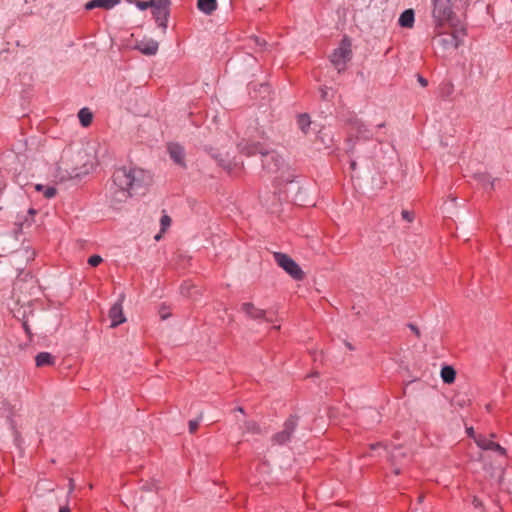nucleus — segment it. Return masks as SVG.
I'll list each match as a JSON object with an SVG mask.
<instances>
[{
	"mask_svg": "<svg viewBox=\"0 0 512 512\" xmlns=\"http://www.w3.org/2000/svg\"><path fill=\"white\" fill-rule=\"evenodd\" d=\"M112 181L113 200L123 202L149 186L152 179L150 174L141 168L124 166L114 171Z\"/></svg>",
	"mask_w": 512,
	"mask_h": 512,
	"instance_id": "f257e3e1",
	"label": "nucleus"
},
{
	"mask_svg": "<svg viewBox=\"0 0 512 512\" xmlns=\"http://www.w3.org/2000/svg\"><path fill=\"white\" fill-rule=\"evenodd\" d=\"M346 125L349 128V137L347 138L348 149L347 153L353 154L355 149V142L353 141V137L362 138L365 140H369L373 137L372 132L367 128V126L356 116H351L346 120Z\"/></svg>",
	"mask_w": 512,
	"mask_h": 512,
	"instance_id": "f03ea898",
	"label": "nucleus"
},
{
	"mask_svg": "<svg viewBox=\"0 0 512 512\" xmlns=\"http://www.w3.org/2000/svg\"><path fill=\"white\" fill-rule=\"evenodd\" d=\"M351 57V41L345 37L342 39L340 46L331 54L330 61L338 72H341L345 69L346 63L351 60Z\"/></svg>",
	"mask_w": 512,
	"mask_h": 512,
	"instance_id": "7ed1b4c3",
	"label": "nucleus"
},
{
	"mask_svg": "<svg viewBox=\"0 0 512 512\" xmlns=\"http://www.w3.org/2000/svg\"><path fill=\"white\" fill-rule=\"evenodd\" d=\"M273 257L276 263L281 268H283L293 279L298 281L304 279V272L290 256L284 253L275 252Z\"/></svg>",
	"mask_w": 512,
	"mask_h": 512,
	"instance_id": "20e7f679",
	"label": "nucleus"
},
{
	"mask_svg": "<svg viewBox=\"0 0 512 512\" xmlns=\"http://www.w3.org/2000/svg\"><path fill=\"white\" fill-rule=\"evenodd\" d=\"M433 18L436 28L449 22L453 16L451 0H434L433 1Z\"/></svg>",
	"mask_w": 512,
	"mask_h": 512,
	"instance_id": "39448f33",
	"label": "nucleus"
},
{
	"mask_svg": "<svg viewBox=\"0 0 512 512\" xmlns=\"http://www.w3.org/2000/svg\"><path fill=\"white\" fill-rule=\"evenodd\" d=\"M465 35L464 30H456L452 33H442L438 32L437 35L433 38L436 45L442 47L443 50H455L461 44V40L459 39V34Z\"/></svg>",
	"mask_w": 512,
	"mask_h": 512,
	"instance_id": "423d86ee",
	"label": "nucleus"
},
{
	"mask_svg": "<svg viewBox=\"0 0 512 512\" xmlns=\"http://www.w3.org/2000/svg\"><path fill=\"white\" fill-rule=\"evenodd\" d=\"M262 167L270 174L277 173L284 165L283 158L275 151L264 149L261 152Z\"/></svg>",
	"mask_w": 512,
	"mask_h": 512,
	"instance_id": "0eeeda50",
	"label": "nucleus"
},
{
	"mask_svg": "<svg viewBox=\"0 0 512 512\" xmlns=\"http://www.w3.org/2000/svg\"><path fill=\"white\" fill-rule=\"evenodd\" d=\"M297 416H290L284 423V429L272 437L274 444L283 445L290 441L293 432L297 427Z\"/></svg>",
	"mask_w": 512,
	"mask_h": 512,
	"instance_id": "6e6552de",
	"label": "nucleus"
},
{
	"mask_svg": "<svg viewBox=\"0 0 512 512\" xmlns=\"http://www.w3.org/2000/svg\"><path fill=\"white\" fill-rule=\"evenodd\" d=\"M210 156L229 174H232L234 169L239 167V164L230 159L228 154H223L217 149L210 148Z\"/></svg>",
	"mask_w": 512,
	"mask_h": 512,
	"instance_id": "1a4fd4ad",
	"label": "nucleus"
},
{
	"mask_svg": "<svg viewBox=\"0 0 512 512\" xmlns=\"http://www.w3.org/2000/svg\"><path fill=\"white\" fill-rule=\"evenodd\" d=\"M237 148L241 154H244L249 157L254 156L256 154L261 155V152H263L265 146L260 142H254L243 138L241 141L238 142Z\"/></svg>",
	"mask_w": 512,
	"mask_h": 512,
	"instance_id": "9d476101",
	"label": "nucleus"
},
{
	"mask_svg": "<svg viewBox=\"0 0 512 512\" xmlns=\"http://www.w3.org/2000/svg\"><path fill=\"white\" fill-rule=\"evenodd\" d=\"M242 311L246 314L247 317L260 320L263 319L267 322H271L272 319L267 317V312L263 309L257 308L253 303L247 302L243 303L241 306Z\"/></svg>",
	"mask_w": 512,
	"mask_h": 512,
	"instance_id": "9b49d317",
	"label": "nucleus"
},
{
	"mask_svg": "<svg viewBox=\"0 0 512 512\" xmlns=\"http://www.w3.org/2000/svg\"><path fill=\"white\" fill-rule=\"evenodd\" d=\"M475 443L477 446L483 450H492L500 455H505L506 450L498 443L488 439L486 436L479 434L477 437H475Z\"/></svg>",
	"mask_w": 512,
	"mask_h": 512,
	"instance_id": "f8f14e48",
	"label": "nucleus"
},
{
	"mask_svg": "<svg viewBox=\"0 0 512 512\" xmlns=\"http://www.w3.org/2000/svg\"><path fill=\"white\" fill-rule=\"evenodd\" d=\"M122 300L115 303L109 310V318L111 320L110 327L114 328L125 322L126 318L123 314Z\"/></svg>",
	"mask_w": 512,
	"mask_h": 512,
	"instance_id": "ddd939ff",
	"label": "nucleus"
},
{
	"mask_svg": "<svg viewBox=\"0 0 512 512\" xmlns=\"http://www.w3.org/2000/svg\"><path fill=\"white\" fill-rule=\"evenodd\" d=\"M167 149H168L171 159L176 164H178L180 166H185V162H184L185 153H184V149L182 146H180L177 143H170V144H168Z\"/></svg>",
	"mask_w": 512,
	"mask_h": 512,
	"instance_id": "4468645a",
	"label": "nucleus"
},
{
	"mask_svg": "<svg viewBox=\"0 0 512 512\" xmlns=\"http://www.w3.org/2000/svg\"><path fill=\"white\" fill-rule=\"evenodd\" d=\"M120 2L121 0H90L85 4V9L93 10L95 8H100L104 10H110Z\"/></svg>",
	"mask_w": 512,
	"mask_h": 512,
	"instance_id": "2eb2a0df",
	"label": "nucleus"
},
{
	"mask_svg": "<svg viewBox=\"0 0 512 512\" xmlns=\"http://www.w3.org/2000/svg\"><path fill=\"white\" fill-rule=\"evenodd\" d=\"M153 17L163 30L167 28L169 7H156L152 10Z\"/></svg>",
	"mask_w": 512,
	"mask_h": 512,
	"instance_id": "dca6fc26",
	"label": "nucleus"
},
{
	"mask_svg": "<svg viewBox=\"0 0 512 512\" xmlns=\"http://www.w3.org/2000/svg\"><path fill=\"white\" fill-rule=\"evenodd\" d=\"M158 42L155 40H142L136 44V49L145 55H155L158 51Z\"/></svg>",
	"mask_w": 512,
	"mask_h": 512,
	"instance_id": "f3484780",
	"label": "nucleus"
},
{
	"mask_svg": "<svg viewBox=\"0 0 512 512\" xmlns=\"http://www.w3.org/2000/svg\"><path fill=\"white\" fill-rule=\"evenodd\" d=\"M37 367L52 366L55 363V357L49 352H40L35 357Z\"/></svg>",
	"mask_w": 512,
	"mask_h": 512,
	"instance_id": "a211bd4d",
	"label": "nucleus"
},
{
	"mask_svg": "<svg viewBox=\"0 0 512 512\" xmlns=\"http://www.w3.org/2000/svg\"><path fill=\"white\" fill-rule=\"evenodd\" d=\"M414 10L413 9H407L404 12L401 13L398 23L403 28H412L414 25Z\"/></svg>",
	"mask_w": 512,
	"mask_h": 512,
	"instance_id": "6ab92c4d",
	"label": "nucleus"
},
{
	"mask_svg": "<svg viewBox=\"0 0 512 512\" xmlns=\"http://www.w3.org/2000/svg\"><path fill=\"white\" fill-rule=\"evenodd\" d=\"M197 7L207 15H211L217 9L216 0H198Z\"/></svg>",
	"mask_w": 512,
	"mask_h": 512,
	"instance_id": "aec40b11",
	"label": "nucleus"
},
{
	"mask_svg": "<svg viewBox=\"0 0 512 512\" xmlns=\"http://www.w3.org/2000/svg\"><path fill=\"white\" fill-rule=\"evenodd\" d=\"M78 118L83 127H88L91 125L93 120V113L90 111L89 108H82L78 112Z\"/></svg>",
	"mask_w": 512,
	"mask_h": 512,
	"instance_id": "412c9836",
	"label": "nucleus"
},
{
	"mask_svg": "<svg viewBox=\"0 0 512 512\" xmlns=\"http://www.w3.org/2000/svg\"><path fill=\"white\" fill-rule=\"evenodd\" d=\"M456 377V371L452 366H444L441 369V378L444 383L451 384Z\"/></svg>",
	"mask_w": 512,
	"mask_h": 512,
	"instance_id": "4be33fe9",
	"label": "nucleus"
},
{
	"mask_svg": "<svg viewBox=\"0 0 512 512\" xmlns=\"http://www.w3.org/2000/svg\"><path fill=\"white\" fill-rule=\"evenodd\" d=\"M311 124L310 117L308 114H300L297 118V125L303 133H307V130Z\"/></svg>",
	"mask_w": 512,
	"mask_h": 512,
	"instance_id": "5701e85b",
	"label": "nucleus"
},
{
	"mask_svg": "<svg viewBox=\"0 0 512 512\" xmlns=\"http://www.w3.org/2000/svg\"><path fill=\"white\" fill-rule=\"evenodd\" d=\"M244 433L260 434L261 428L259 424L253 420H248L244 423Z\"/></svg>",
	"mask_w": 512,
	"mask_h": 512,
	"instance_id": "b1692460",
	"label": "nucleus"
},
{
	"mask_svg": "<svg viewBox=\"0 0 512 512\" xmlns=\"http://www.w3.org/2000/svg\"><path fill=\"white\" fill-rule=\"evenodd\" d=\"M37 191L43 192L44 196L48 199L53 198L56 195V189L51 186H44L41 184L35 185Z\"/></svg>",
	"mask_w": 512,
	"mask_h": 512,
	"instance_id": "393cba45",
	"label": "nucleus"
},
{
	"mask_svg": "<svg viewBox=\"0 0 512 512\" xmlns=\"http://www.w3.org/2000/svg\"><path fill=\"white\" fill-rule=\"evenodd\" d=\"M89 172V169L87 167V165H83L81 168H75L73 169L70 173H69V177L67 178L66 177V180H72V179H75V178H79L83 175H87Z\"/></svg>",
	"mask_w": 512,
	"mask_h": 512,
	"instance_id": "a878e982",
	"label": "nucleus"
},
{
	"mask_svg": "<svg viewBox=\"0 0 512 512\" xmlns=\"http://www.w3.org/2000/svg\"><path fill=\"white\" fill-rule=\"evenodd\" d=\"M195 287L192 285V284H189V283H184L182 286H181V294L186 296V297H192L193 294H192V290L194 289Z\"/></svg>",
	"mask_w": 512,
	"mask_h": 512,
	"instance_id": "bb28decb",
	"label": "nucleus"
},
{
	"mask_svg": "<svg viewBox=\"0 0 512 512\" xmlns=\"http://www.w3.org/2000/svg\"><path fill=\"white\" fill-rule=\"evenodd\" d=\"M171 218L168 215H163L160 219L161 232H165L171 225Z\"/></svg>",
	"mask_w": 512,
	"mask_h": 512,
	"instance_id": "cd10ccee",
	"label": "nucleus"
},
{
	"mask_svg": "<svg viewBox=\"0 0 512 512\" xmlns=\"http://www.w3.org/2000/svg\"><path fill=\"white\" fill-rule=\"evenodd\" d=\"M102 261L103 259L99 255H92L88 258V264L92 267H97Z\"/></svg>",
	"mask_w": 512,
	"mask_h": 512,
	"instance_id": "c85d7f7f",
	"label": "nucleus"
},
{
	"mask_svg": "<svg viewBox=\"0 0 512 512\" xmlns=\"http://www.w3.org/2000/svg\"><path fill=\"white\" fill-rule=\"evenodd\" d=\"M201 417H202V415H200L198 419L189 421V432L190 433L194 434L197 431Z\"/></svg>",
	"mask_w": 512,
	"mask_h": 512,
	"instance_id": "c756f323",
	"label": "nucleus"
},
{
	"mask_svg": "<svg viewBox=\"0 0 512 512\" xmlns=\"http://www.w3.org/2000/svg\"><path fill=\"white\" fill-rule=\"evenodd\" d=\"M136 6L140 9V10H146L148 8H152L153 9V3L152 1H137L136 2Z\"/></svg>",
	"mask_w": 512,
	"mask_h": 512,
	"instance_id": "7c9ffc66",
	"label": "nucleus"
},
{
	"mask_svg": "<svg viewBox=\"0 0 512 512\" xmlns=\"http://www.w3.org/2000/svg\"><path fill=\"white\" fill-rule=\"evenodd\" d=\"M153 3V8L156 7H169L170 0H151Z\"/></svg>",
	"mask_w": 512,
	"mask_h": 512,
	"instance_id": "2f4dec72",
	"label": "nucleus"
},
{
	"mask_svg": "<svg viewBox=\"0 0 512 512\" xmlns=\"http://www.w3.org/2000/svg\"><path fill=\"white\" fill-rule=\"evenodd\" d=\"M401 215H402V218H403L404 220H406L407 222H412V221H413V219H414V214H413V212L408 211V210H403V211H402V213H401Z\"/></svg>",
	"mask_w": 512,
	"mask_h": 512,
	"instance_id": "473e14b6",
	"label": "nucleus"
},
{
	"mask_svg": "<svg viewBox=\"0 0 512 512\" xmlns=\"http://www.w3.org/2000/svg\"><path fill=\"white\" fill-rule=\"evenodd\" d=\"M320 97L324 101L330 100L329 91L327 87H321L320 88Z\"/></svg>",
	"mask_w": 512,
	"mask_h": 512,
	"instance_id": "72a5a7b5",
	"label": "nucleus"
},
{
	"mask_svg": "<svg viewBox=\"0 0 512 512\" xmlns=\"http://www.w3.org/2000/svg\"><path fill=\"white\" fill-rule=\"evenodd\" d=\"M418 82L421 84V86L426 87L428 85L427 79H425L420 74L417 75Z\"/></svg>",
	"mask_w": 512,
	"mask_h": 512,
	"instance_id": "f704fd0d",
	"label": "nucleus"
},
{
	"mask_svg": "<svg viewBox=\"0 0 512 512\" xmlns=\"http://www.w3.org/2000/svg\"><path fill=\"white\" fill-rule=\"evenodd\" d=\"M399 455H403V453H401V452L399 451V449H397V453H394V452H393V453L391 454L390 460H391L392 465H395V460H396V458H397Z\"/></svg>",
	"mask_w": 512,
	"mask_h": 512,
	"instance_id": "c9c22d12",
	"label": "nucleus"
},
{
	"mask_svg": "<svg viewBox=\"0 0 512 512\" xmlns=\"http://www.w3.org/2000/svg\"><path fill=\"white\" fill-rule=\"evenodd\" d=\"M408 327L415 333L417 337H420V331L416 325L409 324Z\"/></svg>",
	"mask_w": 512,
	"mask_h": 512,
	"instance_id": "e433bc0d",
	"label": "nucleus"
},
{
	"mask_svg": "<svg viewBox=\"0 0 512 512\" xmlns=\"http://www.w3.org/2000/svg\"><path fill=\"white\" fill-rule=\"evenodd\" d=\"M466 432H467L468 436L473 438L474 440H475V437L478 436V435H476V433H475V431H474V429L472 427L467 428Z\"/></svg>",
	"mask_w": 512,
	"mask_h": 512,
	"instance_id": "4c0bfd02",
	"label": "nucleus"
},
{
	"mask_svg": "<svg viewBox=\"0 0 512 512\" xmlns=\"http://www.w3.org/2000/svg\"><path fill=\"white\" fill-rule=\"evenodd\" d=\"M260 88H261V90H263V92L269 93V86H268V84H261Z\"/></svg>",
	"mask_w": 512,
	"mask_h": 512,
	"instance_id": "58836bf2",
	"label": "nucleus"
},
{
	"mask_svg": "<svg viewBox=\"0 0 512 512\" xmlns=\"http://www.w3.org/2000/svg\"><path fill=\"white\" fill-rule=\"evenodd\" d=\"M473 505H474L475 507H480V506H481V501H480L478 498L474 497V499H473Z\"/></svg>",
	"mask_w": 512,
	"mask_h": 512,
	"instance_id": "ea45409f",
	"label": "nucleus"
},
{
	"mask_svg": "<svg viewBox=\"0 0 512 512\" xmlns=\"http://www.w3.org/2000/svg\"><path fill=\"white\" fill-rule=\"evenodd\" d=\"M68 481H69V487H70V490H73V489H74V487H75V485H74V479L69 478V479H68Z\"/></svg>",
	"mask_w": 512,
	"mask_h": 512,
	"instance_id": "a19ab883",
	"label": "nucleus"
},
{
	"mask_svg": "<svg viewBox=\"0 0 512 512\" xmlns=\"http://www.w3.org/2000/svg\"><path fill=\"white\" fill-rule=\"evenodd\" d=\"M160 316H161L162 319H166L169 316V314L166 313V311L161 310L160 311Z\"/></svg>",
	"mask_w": 512,
	"mask_h": 512,
	"instance_id": "79ce46f5",
	"label": "nucleus"
},
{
	"mask_svg": "<svg viewBox=\"0 0 512 512\" xmlns=\"http://www.w3.org/2000/svg\"><path fill=\"white\" fill-rule=\"evenodd\" d=\"M23 328L25 329V331H26L27 333H30V330H29V327H28L27 321H24V322H23Z\"/></svg>",
	"mask_w": 512,
	"mask_h": 512,
	"instance_id": "37998d69",
	"label": "nucleus"
},
{
	"mask_svg": "<svg viewBox=\"0 0 512 512\" xmlns=\"http://www.w3.org/2000/svg\"><path fill=\"white\" fill-rule=\"evenodd\" d=\"M350 167H351V169H352V170H355V168H356V162H355L354 160H351V162H350Z\"/></svg>",
	"mask_w": 512,
	"mask_h": 512,
	"instance_id": "c03bdc74",
	"label": "nucleus"
},
{
	"mask_svg": "<svg viewBox=\"0 0 512 512\" xmlns=\"http://www.w3.org/2000/svg\"><path fill=\"white\" fill-rule=\"evenodd\" d=\"M480 180L483 181V182L484 181L489 182V179H488V177L486 175H480Z\"/></svg>",
	"mask_w": 512,
	"mask_h": 512,
	"instance_id": "a18cd8bd",
	"label": "nucleus"
},
{
	"mask_svg": "<svg viewBox=\"0 0 512 512\" xmlns=\"http://www.w3.org/2000/svg\"><path fill=\"white\" fill-rule=\"evenodd\" d=\"M381 446V443H376V444H372L371 445V449H376L377 447H380Z\"/></svg>",
	"mask_w": 512,
	"mask_h": 512,
	"instance_id": "49530a36",
	"label": "nucleus"
},
{
	"mask_svg": "<svg viewBox=\"0 0 512 512\" xmlns=\"http://www.w3.org/2000/svg\"><path fill=\"white\" fill-rule=\"evenodd\" d=\"M162 233H163V232H161V231H160V233H159V234H157V235L155 236V240H156V241H159V240L161 239V237H162V235H161V234H162Z\"/></svg>",
	"mask_w": 512,
	"mask_h": 512,
	"instance_id": "de8ad7c7",
	"label": "nucleus"
},
{
	"mask_svg": "<svg viewBox=\"0 0 512 512\" xmlns=\"http://www.w3.org/2000/svg\"><path fill=\"white\" fill-rule=\"evenodd\" d=\"M394 473H395L396 475L400 474V468L396 467V468L394 469Z\"/></svg>",
	"mask_w": 512,
	"mask_h": 512,
	"instance_id": "09e8293b",
	"label": "nucleus"
},
{
	"mask_svg": "<svg viewBox=\"0 0 512 512\" xmlns=\"http://www.w3.org/2000/svg\"><path fill=\"white\" fill-rule=\"evenodd\" d=\"M35 213H36V211L34 209L29 210V214L34 215Z\"/></svg>",
	"mask_w": 512,
	"mask_h": 512,
	"instance_id": "8fccbe9b",
	"label": "nucleus"
},
{
	"mask_svg": "<svg viewBox=\"0 0 512 512\" xmlns=\"http://www.w3.org/2000/svg\"><path fill=\"white\" fill-rule=\"evenodd\" d=\"M377 127L378 128H383V127H385V123L378 124Z\"/></svg>",
	"mask_w": 512,
	"mask_h": 512,
	"instance_id": "3c124183",
	"label": "nucleus"
},
{
	"mask_svg": "<svg viewBox=\"0 0 512 512\" xmlns=\"http://www.w3.org/2000/svg\"><path fill=\"white\" fill-rule=\"evenodd\" d=\"M237 410H238L239 412H241V413H244V410H243V408H242V407H238V408H237Z\"/></svg>",
	"mask_w": 512,
	"mask_h": 512,
	"instance_id": "603ef678",
	"label": "nucleus"
},
{
	"mask_svg": "<svg viewBox=\"0 0 512 512\" xmlns=\"http://www.w3.org/2000/svg\"><path fill=\"white\" fill-rule=\"evenodd\" d=\"M273 329H274V330H279V329H280V326H273Z\"/></svg>",
	"mask_w": 512,
	"mask_h": 512,
	"instance_id": "864d4df0",
	"label": "nucleus"
},
{
	"mask_svg": "<svg viewBox=\"0 0 512 512\" xmlns=\"http://www.w3.org/2000/svg\"><path fill=\"white\" fill-rule=\"evenodd\" d=\"M59 512H64V506L59 508Z\"/></svg>",
	"mask_w": 512,
	"mask_h": 512,
	"instance_id": "5fc2aeb1",
	"label": "nucleus"
},
{
	"mask_svg": "<svg viewBox=\"0 0 512 512\" xmlns=\"http://www.w3.org/2000/svg\"><path fill=\"white\" fill-rule=\"evenodd\" d=\"M489 183H490L491 189H493V186H494L493 181H492V182H489Z\"/></svg>",
	"mask_w": 512,
	"mask_h": 512,
	"instance_id": "6e6d98bb",
	"label": "nucleus"
},
{
	"mask_svg": "<svg viewBox=\"0 0 512 512\" xmlns=\"http://www.w3.org/2000/svg\"><path fill=\"white\" fill-rule=\"evenodd\" d=\"M66 512H71L68 506H66Z\"/></svg>",
	"mask_w": 512,
	"mask_h": 512,
	"instance_id": "4d7b16f0",
	"label": "nucleus"
},
{
	"mask_svg": "<svg viewBox=\"0 0 512 512\" xmlns=\"http://www.w3.org/2000/svg\"><path fill=\"white\" fill-rule=\"evenodd\" d=\"M423 500V496H420L419 497V502H421Z\"/></svg>",
	"mask_w": 512,
	"mask_h": 512,
	"instance_id": "13d9d810",
	"label": "nucleus"
},
{
	"mask_svg": "<svg viewBox=\"0 0 512 512\" xmlns=\"http://www.w3.org/2000/svg\"><path fill=\"white\" fill-rule=\"evenodd\" d=\"M127 1H128V2H130V3H132V2H133V0H127Z\"/></svg>",
	"mask_w": 512,
	"mask_h": 512,
	"instance_id": "bf43d9fd",
	"label": "nucleus"
}]
</instances>
